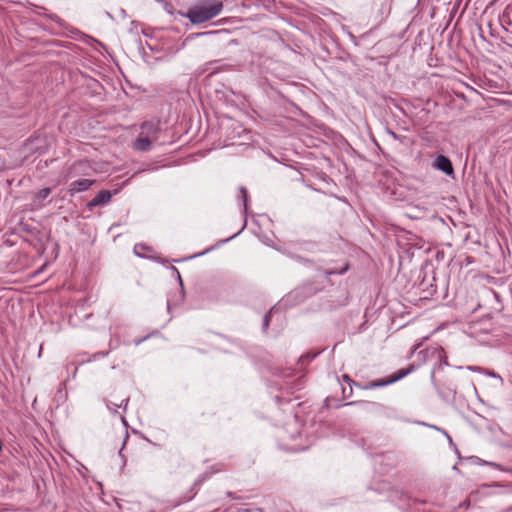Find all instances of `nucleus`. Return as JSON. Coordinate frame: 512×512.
Masks as SVG:
<instances>
[{"label":"nucleus","instance_id":"nucleus-1","mask_svg":"<svg viewBox=\"0 0 512 512\" xmlns=\"http://www.w3.org/2000/svg\"><path fill=\"white\" fill-rule=\"evenodd\" d=\"M222 7L221 2H216L206 7H198L189 11L188 18L194 24L204 23L216 17L221 12Z\"/></svg>","mask_w":512,"mask_h":512},{"label":"nucleus","instance_id":"nucleus-2","mask_svg":"<svg viewBox=\"0 0 512 512\" xmlns=\"http://www.w3.org/2000/svg\"><path fill=\"white\" fill-rule=\"evenodd\" d=\"M322 287L316 285L314 282L306 283L302 286L297 287L293 291H291L287 296L286 302L300 303L304 301L306 298L311 297L317 292L321 291Z\"/></svg>","mask_w":512,"mask_h":512},{"label":"nucleus","instance_id":"nucleus-3","mask_svg":"<svg viewBox=\"0 0 512 512\" xmlns=\"http://www.w3.org/2000/svg\"><path fill=\"white\" fill-rule=\"evenodd\" d=\"M413 370H414V365H410L406 369H400L395 374L391 375L389 378L381 379V380H373V381L369 382L367 385H365L363 387V389H373V388L383 387L388 384H392V383L404 378L405 376L410 374Z\"/></svg>","mask_w":512,"mask_h":512},{"label":"nucleus","instance_id":"nucleus-4","mask_svg":"<svg viewBox=\"0 0 512 512\" xmlns=\"http://www.w3.org/2000/svg\"><path fill=\"white\" fill-rule=\"evenodd\" d=\"M94 183L95 180L91 179H80L73 181L69 185V193L70 195H74L76 193L87 191Z\"/></svg>","mask_w":512,"mask_h":512},{"label":"nucleus","instance_id":"nucleus-5","mask_svg":"<svg viewBox=\"0 0 512 512\" xmlns=\"http://www.w3.org/2000/svg\"><path fill=\"white\" fill-rule=\"evenodd\" d=\"M433 166L444 172L446 175H452L454 173L453 165L450 159L444 155H439L435 161Z\"/></svg>","mask_w":512,"mask_h":512},{"label":"nucleus","instance_id":"nucleus-6","mask_svg":"<svg viewBox=\"0 0 512 512\" xmlns=\"http://www.w3.org/2000/svg\"><path fill=\"white\" fill-rule=\"evenodd\" d=\"M154 140L150 136L139 134L138 138L133 143V148L140 152H146L151 149Z\"/></svg>","mask_w":512,"mask_h":512},{"label":"nucleus","instance_id":"nucleus-7","mask_svg":"<svg viewBox=\"0 0 512 512\" xmlns=\"http://www.w3.org/2000/svg\"><path fill=\"white\" fill-rule=\"evenodd\" d=\"M111 193L108 190L100 191L89 203V207H96L108 203L111 199Z\"/></svg>","mask_w":512,"mask_h":512},{"label":"nucleus","instance_id":"nucleus-8","mask_svg":"<svg viewBox=\"0 0 512 512\" xmlns=\"http://www.w3.org/2000/svg\"><path fill=\"white\" fill-rule=\"evenodd\" d=\"M158 128L155 124L150 122H145L141 125V132L144 136H150L153 140H156Z\"/></svg>","mask_w":512,"mask_h":512},{"label":"nucleus","instance_id":"nucleus-9","mask_svg":"<svg viewBox=\"0 0 512 512\" xmlns=\"http://www.w3.org/2000/svg\"><path fill=\"white\" fill-rule=\"evenodd\" d=\"M50 193H51L50 188H43L37 193L36 199L39 201H43L50 195Z\"/></svg>","mask_w":512,"mask_h":512},{"label":"nucleus","instance_id":"nucleus-10","mask_svg":"<svg viewBox=\"0 0 512 512\" xmlns=\"http://www.w3.org/2000/svg\"><path fill=\"white\" fill-rule=\"evenodd\" d=\"M343 380L349 384V394L347 395L349 397L352 395V385H355V386H358V385L348 375H344Z\"/></svg>","mask_w":512,"mask_h":512},{"label":"nucleus","instance_id":"nucleus-11","mask_svg":"<svg viewBox=\"0 0 512 512\" xmlns=\"http://www.w3.org/2000/svg\"><path fill=\"white\" fill-rule=\"evenodd\" d=\"M128 401H129V399H128V398H126V399H123L120 403H112V404H113V406H114V407H118V408H120V407L124 406V409H126V406H127ZM110 404H111V403H110V402H108V403H107V407H108V409H109V410H112V407L110 406Z\"/></svg>","mask_w":512,"mask_h":512},{"label":"nucleus","instance_id":"nucleus-12","mask_svg":"<svg viewBox=\"0 0 512 512\" xmlns=\"http://www.w3.org/2000/svg\"><path fill=\"white\" fill-rule=\"evenodd\" d=\"M279 311L278 307L271 308L265 315L264 320H269L271 317L276 316V313Z\"/></svg>","mask_w":512,"mask_h":512},{"label":"nucleus","instance_id":"nucleus-13","mask_svg":"<svg viewBox=\"0 0 512 512\" xmlns=\"http://www.w3.org/2000/svg\"><path fill=\"white\" fill-rule=\"evenodd\" d=\"M240 192H241L242 198H243V206H244V209L246 210L247 209V199H248L247 190L244 187H241Z\"/></svg>","mask_w":512,"mask_h":512},{"label":"nucleus","instance_id":"nucleus-14","mask_svg":"<svg viewBox=\"0 0 512 512\" xmlns=\"http://www.w3.org/2000/svg\"><path fill=\"white\" fill-rule=\"evenodd\" d=\"M315 356H316V354H313V355L307 354V355H305V356L300 357V361H302V360H304V359H306V360H310V359L315 358Z\"/></svg>","mask_w":512,"mask_h":512},{"label":"nucleus","instance_id":"nucleus-15","mask_svg":"<svg viewBox=\"0 0 512 512\" xmlns=\"http://www.w3.org/2000/svg\"><path fill=\"white\" fill-rule=\"evenodd\" d=\"M268 327H269V322H268V321H265V322L263 323V331H266V330L268 329Z\"/></svg>","mask_w":512,"mask_h":512},{"label":"nucleus","instance_id":"nucleus-16","mask_svg":"<svg viewBox=\"0 0 512 512\" xmlns=\"http://www.w3.org/2000/svg\"><path fill=\"white\" fill-rule=\"evenodd\" d=\"M335 273H337V272H336V271H334V270L327 271V272H326V276H327V277H329L330 275L335 274Z\"/></svg>","mask_w":512,"mask_h":512},{"label":"nucleus","instance_id":"nucleus-17","mask_svg":"<svg viewBox=\"0 0 512 512\" xmlns=\"http://www.w3.org/2000/svg\"><path fill=\"white\" fill-rule=\"evenodd\" d=\"M142 341H143V339L136 340V341H135V344H136V345H138V344H140Z\"/></svg>","mask_w":512,"mask_h":512},{"label":"nucleus","instance_id":"nucleus-18","mask_svg":"<svg viewBox=\"0 0 512 512\" xmlns=\"http://www.w3.org/2000/svg\"><path fill=\"white\" fill-rule=\"evenodd\" d=\"M346 270H347V268H345V269H343V270L339 271L338 273H339V274H343Z\"/></svg>","mask_w":512,"mask_h":512},{"label":"nucleus","instance_id":"nucleus-19","mask_svg":"<svg viewBox=\"0 0 512 512\" xmlns=\"http://www.w3.org/2000/svg\"><path fill=\"white\" fill-rule=\"evenodd\" d=\"M343 393L346 394L348 393L349 394V390H346V388H343Z\"/></svg>","mask_w":512,"mask_h":512},{"label":"nucleus","instance_id":"nucleus-20","mask_svg":"<svg viewBox=\"0 0 512 512\" xmlns=\"http://www.w3.org/2000/svg\"><path fill=\"white\" fill-rule=\"evenodd\" d=\"M343 393L346 394L348 393L349 394V390H346V388H343Z\"/></svg>","mask_w":512,"mask_h":512},{"label":"nucleus","instance_id":"nucleus-21","mask_svg":"<svg viewBox=\"0 0 512 512\" xmlns=\"http://www.w3.org/2000/svg\"><path fill=\"white\" fill-rule=\"evenodd\" d=\"M489 375L492 376V377H496V374L494 372L489 373Z\"/></svg>","mask_w":512,"mask_h":512},{"label":"nucleus","instance_id":"nucleus-22","mask_svg":"<svg viewBox=\"0 0 512 512\" xmlns=\"http://www.w3.org/2000/svg\"><path fill=\"white\" fill-rule=\"evenodd\" d=\"M489 375L492 376V377H496V374L494 372L489 373Z\"/></svg>","mask_w":512,"mask_h":512},{"label":"nucleus","instance_id":"nucleus-23","mask_svg":"<svg viewBox=\"0 0 512 512\" xmlns=\"http://www.w3.org/2000/svg\"><path fill=\"white\" fill-rule=\"evenodd\" d=\"M355 403H356V402H349V403H346L345 405H347V406H348V405H353V404H355Z\"/></svg>","mask_w":512,"mask_h":512},{"label":"nucleus","instance_id":"nucleus-24","mask_svg":"<svg viewBox=\"0 0 512 512\" xmlns=\"http://www.w3.org/2000/svg\"><path fill=\"white\" fill-rule=\"evenodd\" d=\"M391 134H392V136H393L394 138H396V137H397V136H396V134H395L394 132H391Z\"/></svg>","mask_w":512,"mask_h":512}]
</instances>
